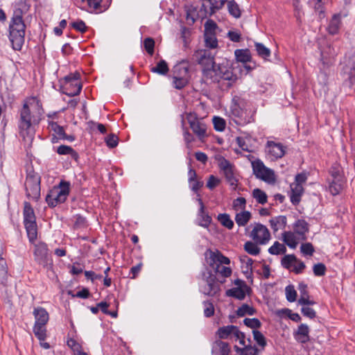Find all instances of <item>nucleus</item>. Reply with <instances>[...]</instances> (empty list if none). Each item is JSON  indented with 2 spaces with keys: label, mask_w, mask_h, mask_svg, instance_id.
<instances>
[{
  "label": "nucleus",
  "mask_w": 355,
  "mask_h": 355,
  "mask_svg": "<svg viewBox=\"0 0 355 355\" xmlns=\"http://www.w3.org/2000/svg\"><path fill=\"white\" fill-rule=\"evenodd\" d=\"M25 29L23 12L18 8L14 11L9 24V39L13 49L21 50L25 41Z\"/></svg>",
  "instance_id": "f257e3e1"
},
{
  "label": "nucleus",
  "mask_w": 355,
  "mask_h": 355,
  "mask_svg": "<svg viewBox=\"0 0 355 355\" xmlns=\"http://www.w3.org/2000/svg\"><path fill=\"white\" fill-rule=\"evenodd\" d=\"M19 114V135L26 142L31 144L35 135L32 124L35 122V120H32L33 116L27 101H24Z\"/></svg>",
  "instance_id": "f03ea898"
},
{
  "label": "nucleus",
  "mask_w": 355,
  "mask_h": 355,
  "mask_svg": "<svg viewBox=\"0 0 355 355\" xmlns=\"http://www.w3.org/2000/svg\"><path fill=\"white\" fill-rule=\"evenodd\" d=\"M231 112L235 118V122L239 125H244L254 121L252 111L246 107L244 99L238 96H234L232 98Z\"/></svg>",
  "instance_id": "7ed1b4c3"
},
{
  "label": "nucleus",
  "mask_w": 355,
  "mask_h": 355,
  "mask_svg": "<svg viewBox=\"0 0 355 355\" xmlns=\"http://www.w3.org/2000/svg\"><path fill=\"white\" fill-rule=\"evenodd\" d=\"M24 187L26 197L36 202L38 201L40 198L41 176L32 166L26 169Z\"/></svg>",
  "instance_id": "20e7f679"
},
{
  "label": "nucleus",
  "mask_w": 355,
  "mask_h": 355,
  "mask_svg": "<svg viewBox=\"0 0 355 355\" xmlns=\"http://www.w3.org/2000/svg\"><path fill=\"white\" fill-rule=\"evenodd\" d=\"M23 216L28 239L30 242L33 243L36 240L37 236L36 216L32 205L26 201L24 202Z\"/></svg>",
  "instance_id": "39448f33"
},
{
  "label": "nucleus",
  "mask_w": 355,
  "mask_h": 355,
  "mask_svg": "<svg viewBox=\"0 0 355 355\" xmlns=\"http://www.w3.org/2000/svg\"><path fill=\"white\" fill-rule=\"evenodd\" d=\"M80 78V74L77 71L64 76L60 80L62 92L69 96L78 95L82 89Z\"/></svg>",
  "instance_id": "423d86ee"
},
{
  "label": "nucleus",
  "mask_w": 355,
  "mask_h": 355,
  "mask_svg": "<svg viewBox=\"0 0 355 355\" xmlns=\"http://www.w3.org/2000/svg\"><path fill=\"white\" fill-rule=\"evenodd\" d=\"M34 260L44 268L50 270L53 267V259L48 245L44 242H39L34 245Z\"/></svg>",
  "instance_id": "0eeeda50"
},
{
  "label": "nucleus",
  "mask_w": 355,
  "mask_h": 355,
  "mask_svg": "<svg viewBox=\"0 0 355 355\" xmlns=\"http://www.w3.org/2000/svg\"><path fill=\"white\" fill-rule=\"evenodd\" d=\"M173 73V87L177 89H183L189 83L188 67L182 65H176L174 67Z\"/></svg>",
  "instance_id": "6e6552de"
},
{
  "label": "nucleus",
  "mask_w": 355,
  "mask_h": 355,
  "mask_svg": "<svg viewBox=\"0 0 355 355\" xmlns=\"http://www.w3.org/2000/svg\"><path fill=\"white\" fill-rule=\"evenodd\" d=\"M187 119L189 123L190 128L199 139H202L207 136V125L200 121L196 113L187 114Z\"/></svg>",
  "instance_id": "1a4fd4ad"
},
{
  "label": "nucleus",
  "mask_w": 355,
  "mask_h": 355,
  "mask_svg": "<svg viewBox=\"0 0 355 355\" xmlns=\"http://www.w3.org/2000/svg\"><path fill=\"white\" fill-rule=\"evenodd\" d=\"M253 173L254 175L265 182H270L274 180V173L265 166L260 159L252 162Z\"/></svg>",
  "instance_id": "9d476101"
},
{
  "label": "nucleus",
  "mask_w": 355,
  "mask_h": 355,
  "mask_svg": "<svg viewBox=\"0 0 355 355\" xmlns=\"http://www.w3.org/2000/svg\"><path fill=\"white\" fill-rule=\"evenodd\" d=\"M250 237L256 243L265 245L269 241L270 234L265 225L261 223H256L250 233Z\"/></svg>",
  "instance_id": "9b49d317"
},
{
  "label": "nucleus",
  "mask_w": 355,
  "mask_h": 355,
  "mask_svg": "<svg viewBox=\"0 0 355 355\" xmlns=\"http://www.w3.org/2000/svg\"><path fill=\"white\" fill-rule=\"evenodd\" d=\"M70 191V183L67 181L62 180L58 187H53L51 190V197H55L57 205L66 201Z\"/></svg>",
  "instance_id": "f8f14e48"
},
{
  "label": "nucleus",
  "mask_w": 355,
  "mask_h": 355,
  "mask_svg": "<svg viewBox=\"0 0 355 355\" xmlns=\"http://www.w3.org/2000/svg\"><path fill=\"white\" fill-rule=\"evenodd\" d=\"M193 58L203 68H210L216 66L214 58L209 50L200 49L194 52Z\"/></svg>",
  "instance_id": "ddd939ff"
},
{
  "label": "nucleus",
  "mask_w": 355,
  "mask_h": 355,
  "mask_svg": "<svg viewBox=\"0 0 355 355\" xmlns=\"http://www.w3.org/2000/svg\"><path fill=\"white\" fill-rule=\"evenodd\" d=\"M219 167L223 171L227 182L231 186L236 187L238 180L234 176V166L230 162L223 158L219 163Z\"/></svg>",
  "instance_id": "4468645a"
},
{
  "label": "nucleus",
  "mask_w": 355,
  "mask_h": 355,
  "mask_svg": "<svg viewBox=\"0 0 355 355\" xmlns=\"http://www.w3.org/2000/svg\"><path fill=\"white\" fill-rule=\"evenodd\" d=\"M216 277L214 275L209 272V276L206 277V285L202 288L205 295L214 296L219 291V286L216 282Z\"/></svg>",
  "instance_id": "2eb2a0df"
},
{
  "label": "nucleus",
  "mask_w": 355,
  "mask_h": 355,
  "mask_svg": "<svg viewBox=\"0 0 355 355\" xmlns=\"http://www.w3.org/2000/svg\"><path fill=\"white\" fill-rule=\"evenodd\" d=\"M268 153L275 159L282 158L286 153V147L281 143L268 141L266 144Z\"/></svg>",
  "instance_id": "dca6fc26"
},
{
  "label": "nucleus",
  "mask_w": 355,
  "mask_h": 355,
  "mask_svg": "<svg viewBox=\"0 0 355 355\" xmlns=\"http://www.w3.org/2000/svg\"><path fill=\"white\" fill-rule=\"evenodd\" d=\"M293 230L302 240H306V233L309 231V223L304 219H298L293 224Z\"/></svg>",
  "instance_id": "f3484780"
},
{
  "label": "nucleus",
  "mask_w": 355,
  "mask_h": 355,
  "mask_svg": "<svg viewBox=\"0 0 355 355\" xmlns=\"http://www.w3.org/2000/svg\"><path fill=\"white\" fill-rule=\"evenodd\" d=\"M33 315L35 319V324L46 325L47 324L49 315L44 308H35Z\"/></svg>",
  "instance_id": "a211bd4d"
},
{
  "label": "nucleus",
  "mask_w": 355,
  "mask_h": 355,
  "mask_svg": "<svg viewBox=\"0 0 355 355\" xmlns=\"http://www.w3.org/2000/svg\"><path fill=\"white\" fill-rule=\"evenodd\" d=\"M291 201L294 205H297L301 200V196L304 193V187L299 184L293 183L291 184Z\"/></svg>",
  "instance_id": "6ab92c4d"
},
{
  "label": "nucleus",
  "mask_w": 355,
  "mask_h": 355,
  "mask_svg": "<svg viewBox=\"0 0 355 355\" xmlns=\"http://www.w3.org/2000/svg\"><path fill=\"white\" fill-rule=\"evenodd\" d=\"M309 328L305 324H301L297 331L294 334L295 339L301 343H306L309 341Z\"/></svg>",
  "instance_id": "aec40b11"
},
{
  "label": "nucleus",
  "mask_w": 355,
  "mask_h": 355,
  "mask_svg": "<svg viewBox=\"0 0 355 355\" xmlns=\"http://www.w3.org/2000/svg\"><path fill=\"white\" fill-rule=\"evenodd\" d=\"M218 70L219 71H218V73L219 74V80L223 79L231 81L232 83H234L237 80V76L233 73L231 68L225 65L219 64Z\"/></svg>",
  "instance_id": "412c9836"
},
{
  "label": "nucleus",
  "mask_w": 355,
  "mask_h": 355,
  "mask_svg": "<svg viewBox=\"0 0 355 355\" xmlns=\"http://www.w3.org/2000/svg\"><path fill=\"white\" fill-rule=\"evenodd\" d=\"M198 202L200 205L198 216L200 217V221L199 225L203 227H208L212 221L211 217L205 213L204 203L200 197L198 198Z\"/></svg>",
  "instance_id": "4be33fe9"
},
{
  "label": "nucleus",
  "mask_w": 355,
  "mask_h": 355,
  "mask_svg": "<svg viewBox=\"0 0 355 355\" xmlns=\"http://www.w3.org/2000/svg\"><path fill=\"white\" fill-rule=\"evenodd\" d=\"M251 291H245L242 287H235L226 291L225 294L228 297H232L235 299L243 300L245 299L246 295H250Z\"/></svg>",
  "instance_id": "5701e85b"
},
{
  "label": "nucleus",
  "mask_w": 355,
  "mask_h": 355,
  "mask_svg": "<svg viewBox=\"0 0 355 355\" xmlns=\"http://www.w3.org/2000/svg\"><path fill=\"white\" fill-rule=\"evenodd\" d=\"M270 225L274 232L279 229H284L287 224V218L285 216H278L271 218L269 220Z\"/></svg>",
  "instance_id": "b1692460"
},
{
  "label": "nucleus",
  "mask_w": 355,
  "mask_h": 355,
  "mask_svg": "<svg viewBox=\"0 0 355 355\" xmlns=\"http://www.w3.org/2000/svg\"><path fill=\"white\" fill-rule=\"evenodd\" d=\"M218 66H214L210 68H203L202 74L203 77L207 80H210L211 82H219V74L218 73Z\"/></svg>",
  "instance_id": "393cba45"
},
{
  "label": "nucleus",
  "mask_w": 355,
  "mask_h": 355,
  "mask_svg": "<svg viewBox=\"0 0 355 355\" xmlns=\"http://www.w3.org/2000/svg\"><path fill=\"white\" fill-rule=\"evenodd\" d=\"M3 251L0 250V283L5 284L8 279V265L6 259L2 257Z\"/></svg>",
  "instance_id": "a878e982"
},
{
  "label": "nucleus",
  "mask_w": 355,
  "mask_h": 355,
  "mask_svg": "<svg viewBox=\"0 0 355 355\" xmlns=\"http://www.w3.org/2000/svg\"><path fill=\"white\" fill-rule=\"evenodd\" d=\"M252 214L249 211L245 209L237 213L235 216V221L239 226H245L251 219Z\"/></svg>",
  "instance_id": "bb28decb"
},
{
  "label": "nucleus",
  "mask_w": 355,
  "mask_h": 355,
  "mask_svg": "<svg viewBox=\"0 0 355 355\" xmlns=\"http://www.w3.org/2000/svg\"><path fill=\"white\" fill-rule=\"evenodd\" d=\"M340 14L333 15L328 26V31L331 35H335L338 32L340 26Z\"/></svg>",
  "instance_id": "cd10ccee"
},
{
  "label": "nucleus",
  "mask_w": 355,
  "mask_h": 355,
  "mask_svg": "<svg viewBox=\"0 0 355 355\" xmlns=\"http://www.w3.org/2000/svg\"><path fill=\"white\" fill-rule=\"evenodd\" d=\"M234 55L238 62L247 63L251 61V53L248 49H236L234 51Z\"/></svg>",
  "instance_id": "c85d7f7f"
},
{
  "label": "nucleus",
  "mask_w": 355,
  "mask_h": 355,
  "mask_svg": "<svg viewBox=\"0 0 355 355\" xmlns=\"http://www.w3.org/2000/svg\"><path fill=\"white\" fill-rule=\"evenodd\" d=\"M56 152L59 155H69L71 158L75 160H78L79 158L78 153L75 150H73V148L69 146L61 145L58 147Z\"/></svg>",
  "instance_id": "c756f323"
},
{
  "label": "nucleus",
  "mask_w": 355,
  "mask_h": 355,
  "mask_svg": "<svg viewBox=\"0 0 355 355\" xmlns=\"http://www.w3.org/2000/svg\"><path fill=\"white\" fill-rule=\"evenodd\" d=\"M344 185L343 179L332 180L329 183V191L333 196H336L343 190Z\"/></svg>",
  "instance_id": "7c9ffc66"
},
{
  "label": "nucleus",
  "mask_w": 355,
  "mask_h": 355,
  "mask_svg": "<svg viewBox=\"0 0 355 355\" xmlns=\"http://www.w3.org/2000/svg\"><path fill=\"white\" fill-rule=\"evenodd\" d=\"M227 4L230 15L236 19L240 18L241 16V10L239 4L234 0H229Z\"/></svg>",
  "instance_id": "2f4dec72"
},
{
  "label": "nucleus",
  "mask_w": 355,
  "mask_h": 355,
  "mask_svg": "<svg viewBox=\"0 0 355 355\" xmlns=\"http://www.w3.org/2000/svg\"><path fill=\"white\" fill-rule=\"evenodd\" d=\"M334 55V49L330 46H327L325 49L321 50L320 60L323 64H328L330 62L331 58H333Z\"/></svg>",
  "instance_id": "473e14b6"
},
{
  "label": "nucleus",
  "mask_w": 355,
  "mask_h": 355,
  "mask_svg": "<svg viewBox=\"0 0 355 355\" xmlns=\"http://www.w3.org/2000/svg\"><path fill=\"white\" fill-rule=\"evenodd\" d=\"M54 132L56 134L57 137H53L52 138L53 143L56 142L58 139L68 140L69 141H73L75 140V137L71 135H67L64 128L61 125L58 128V129Z\"/></svg>",
  "instance_id": "72a5a7b5"
},
{
  "label": "nucleus",
  "mask_w": 355,
  "mask_h": 355,
  "mask_svg": "<svg viewBox=\"0 0 355 355\" xmlns=\"http://www.w3.org/2000/svg\"><path fill=\"white\" fill-rule=\"evenodd\" d=\"M209 258L214 262H218V265L226 264L228 265L230 263L229 258L224 256L220 252L216 250V252L210 251V257Z\"/></svg>",
  "instance_id": "f704fd0d"
},
{
  "label": "nucleus",
  "mask_w": 355,
  "mask_h": 355,
  "mask_svg": "<svg viewBox=\"0 0 355 355\" xmlns=\"http://www.w3.org/2000/svg\"><path fill=\"white\" fill-rule=\"evenodd\" d=\"M256 313L257 310L247 304H243L236 311L239 317H243L245 315H253Z\"/></svg>",
  "instance_id": "c9c22d12"
},
{
  "label": "nucleus",
  "mask_w": 355,
  "mask_h": 355,
  "mask_svg": "<svg viewBox=\"0 0 355 355\" xmlns=\"http://www.w3.org/2000/svg\"><path fill=\"white\" fill-rule=\"evenodd\" d=\"M283 241L291 248H295L297 245L294 233L292 232H284L282 234Z\"/></svg>",
  "instance_id": "e433bc0d"
},
{
  "label": "nucleus",
  "mask_w": 355,
  "mask_h": 355,
  "mask_svg": "<svg viewBox=\"0 0 355 355\" xmlns=\"http://www.w3.org/2000/svg\"><path fill=\"white\" fill-rule=\"evenodd\" d=\"M255 49L258 55L262 58L264 60H268V58L270 56V50L267 48L262 43L255 42L254 43Z\"/></svg>",
  "instance_id": "4c0bfd02"
},
{
  "label": "nucleus",
  "mask_w": 355,
  "mask_h": 355,
  "mask_svg": "<svg viewBox=\"0 0 355 355\" xmlns=\"http://www.w3.org/2000/svg\"><path fill=\"white\" fill-rule=\"evenodd\" d=\"M169 71L166 62L164 60L159 61L155 67L151 68V71L160 75H166Z\"/></svg>",
  "instance_id": "58836bf2"
},
{
  "label": "nucleus",
  "mask_w": 355,
  "mask_h": 355,
  "mask_svg": "<svg viewBox=\"0 0 355 355\" xmlns=\"http://www.w3.org/2000/svg\"><path fill=\"white\" fill-rule=\"evenodd\" d=\"M33 333L38 340L44 341L46 338V325L34 324Z\"/></svg>",
  "instance_id": "ea45409f"
},
{
  "label": "nucleus",
  "mask_w": 355,
  "mask_h": 355,
  "mask_svg": "<svg viewBox=\"0 0 355 355\" xmlns=\"http://www.w3.org/2000/svg\"><path fill=\"white\" fill-rule=\"evenodd\" d=\"M286 252V248L284 244L280 243L278 241H275L268 249V252L273 255L285 254Z\"/></svg>",
  "instance_id": "a19ab883"
},
{
  "label": "nucleus",
  "mask_w": 355,
  "mask_h": 355,
  "mask_svg": "<svg viewBox=\"0 0 355 355\" xmlns=\"http://www.w3.org/2000/svg\"><path fill=\"white\" fill-rule=\"evenodd\" d=\"M259 243L252 241H247L244 244V250L249 254L257 256L260 253L261 249L257 246Z\"/></svg>",
  "instance_id": "79ce46f5"
},
{
  "label": "nucleus",
  "mask_w": 355,
  "mask_h": 355,
  "mask_svg": "<svg viewBox=\"0 0 355 355\" xmlns=\"http://www.w3.org/2000/svg\"><path fill=\"white\" fill-rule=\"evenodd\" d=\"M234 329H236L234 325H227L220 327L217 331V334L220 339H226L228 336L233 334Z\"/></svg>",
  "instance_id": "37998d69"
},
{
  "label": "nucleus",
  "mask_w": 355,
  "mask_h": 355,
  "mask_svg": "<svg viewBox=\"0 0 355 355\" xmlns=\"http://www.w3.org/2000/svg\"><path fill=\"white\" fill-rule=\"evenodd\" d=\"M252 196L256 199L257 202L261 205H264L267 202L268 196L266 193L260 189H254L252 191Z\"/></svg>",
  "instance_id": "c03bdc74"
},
{
  "label": "nucleus",
  "mask_w": 355,
  "mask_h": 355,
  "mask_svg": "<svg viewBox=\"0 0 355 355\" xmlns=\"http://www.w3.org/2000/svg\"><path fill=\"white\" fill-rule=\"evenodd\" d=\"M218 220L223 226L227 227L228 230H232L234 227V222L227 214H218Z\"/></svg>",
  "instance_id": "a18cd8bd"
},
{
  "label": "nucleus",
  "mask_w": 355,
  "mask_h": 355,
  "mask_svg": "<svg viewBox=\"0 0 355 355\" xmlns=\"http://www.w3.org/2000/svg\"><path fill=\"white\" fill-rule=\"evenodd\" d=\"M253 338L254 340L256 341L258 345L262 347L263 349L267 345V341L266 337L263 336V334L258 331V330H253L252 331Z\"/></svg>",
  "instance_id": "49530a36"
},
{
  "label": "nucleus",
  "mask_w": 355,
  "mask_h": 355,
  "mask_svg": "<svg viewBox=\"0 0 355 355\" xmlns=\"http://www.w3.org/2000/svg\"><path fill=\"white\" fill-rule=\"evenodd\" d=\"M74 223L73 229H83L87 227V221L86 218L80 214H76L73 216Z\"/></svg>",
  "instance_id": "de8ad7c7"
},
{
  "label": "nucleus",
  "mask_w": 355,
  "mask_h": 355,
  "mask_svg": "<svg viewBox=\"0 0 355 355\" xmlns=\"http://www.w3.org/2000/svg\"><path fill=\"white\" fill-rule=\"evenodd\" d=\"M205 42L207 47L211 49L216 48L218 46V40L216 37V33H205Z\"/></svg>",
  "instance_id": "09e8293b"
},
{
  "label": "nucleus",
  "mask_w": 355,
  "mask_h": 355,
  "mask_svg": "<svg viewBox=\"0 0 355 355\" xmlns=\"http://www.w3.org/2000/svg\"><path fill=\"white\" fill-rule=\"evenodd\" d=\"M297 261V258L295 254H287L285 255L281 261L282 266L286 268L290 269L292 265V263Z\"/></svg>",
  "instance_id": "8fccbe9b"
},
{
  "label": "nucleus",
  "mask_w": 355,
  "mask_h": 355,
  "mask_svg": "<svg viewBox=\"0 0 355 355\" xmlns=\"http://www.w3.org/2000/svg\"><path fill=\"white\" fill-rule=\"evenodd\" d=\"M329 173L332 180L343 179L340 166L338 164H334L331 166Z\"/></svg>",
  "instance_id": "3c124183"
},
{
  "label": "nucleus",
  "mask_w": 355,
  "mask_h": 355,
  "mask_svg": "<svg viewBox=\"0 0 355 355\" xmlns=\"http://www.w3.org/2000/svg\"><path fill=\"white\" fill-rule=\"evenodd\" d=\"M243 323L245 326L249 328L253 329V330H257L256 329H259L261 327V322L257 318H245L243 320Z\"/></svg>",
  "instance_id": "603ef678"
},
{
  "label": "nucleus",
  "mask_w": 355,
  "mask_h": 355,
  "mask_svg": "<svg viewBox=\"0 0 355 355\" xmlns=\"http://www.w3.org/2000/svg\"><path fill=\"white\" fill-rule=\"evenodd\" d=\"M286 300L290 302H293L296 300L297 292L293 285H288L285 288Z\"/></svg>",
  "instance_id": "864d4df0"
},
{
  "label": "nucleus",
  "mask_w": 355,
  "mask_h": 355,
  "mask_svg": "<svg viewBox=\"0 0 355 355\" xmlns=\"http://www.w3.org/2000/svg\"><path fill=\"white\" fill-rule=\"evenodd\" d=\"M213 123L214 129L219 132L223 131L226 126L225 121L219 116H214L213 118Z\"/></svg>",
  "instance_id": "5fc2aeb1"
},
{
  "label": "nucleus",
  "mask_w": 355,
  "mask_h": 355,
  "mask_svg": "<svg viewBox=\"0 0 355 355\" xmlns=\"http://www.w3.org/2000/svg\"><path fill=\"white\" fill-rule=\"evenodd\" d=\"M327 268L322 263H318L313 266V272L315 276L322 277L326 273Z\"/></svg>",
  "instance_id": "6e6d98bb"
},
{
  "label": "nucleus",
  "mask_w": 355,
  "mask_h": 355,
  "mask_svg": "<svg viewBox=\"0 0 355 355\" xmlns=\"http://www.w3.org/2000/svg\"><path fill=\"white\" fill-rule=\"evenodd\" d=\"M144 46L145 50L150 55L154 53L155 41L152 37H147L144 41Z\"/></svg>",
  "instance_id": "4d7b16f0"
},
{
  "label": "nucleus",
  "mask_w": 355,
  "mask_h": 355,
  "mask_svg": "<svg viewBox=\"0 0 355 355\" xmlns=\"http://www.w3.org/2000/svg\"><path fill=\"white\" fill-rule=\"evenodd\" d=\"M215 344L219 347L220 355H229L230 353V347L228 343L223 342L220 340H216Z\"/></svg>",
  "instance_id": "13d9d810"
},
{
  "label": "nucleus",
  "mask_w": 355,
  "mask_h": 355,
  "mask_svg": "<svg viewBox=\"0 0 355 355\" xmlns=\"http://www.w3.org/2000/svg\"><path fill=\"white\" fill-rule=\"evenodd\" d=\"M107 146L110 148H114L117 146L119 144V138L118 137L112 133L107 135V137L105 139Z\"/></svg>",
  "instance_id": "bf43d9fd"
},
{
  "label": "nucleus",
  "mask_w": 355,
  "mask_h": 355,
  "mask_svg": "<svg viewBox=\"0 0 355 355\" xmlns=\"http://www.w3.org/2000/svg\"><path fill=\"white\" fill-rule=\"evenodd\" d=\"M227 1L228 0H214L212 7H210V15L215 13L216 10L222 9Z\"/></svg>",
  "instance_id": "052dcab7"
},
{
  "label": "nucleus",
  "mask_w": 355,
  "mask_h": 355,
  "mask_svg": "<svg viewBox=\"0 0 355 355\" xmlns=\"http://www.w3.org/2000/svg\"><path fill=\"white\" fill-rule=\"evenodd\" d=\"M71 26L73 28H74L77 31L80 32L81 33H85L87 30V27L83 20H78L76 21H73L71 24Z\"/></svg>",
  "instance_id": "680f3d73"
},
{
  "label": "nucleus",
  "mask_w": 355,
  "mask_h": 355,
  "mask_svg": "<svg viewBox=\"0 0 355 355\" xmlns=\"http://www.w3.org/2000/svg\"><path fill=\"white\" fill-rule=\"evenodd\" d=\"M302 253L304 255L312 256L315 250L313 245L311 243H302L300 247Z\"/></svg>",
  "instance_id": "e2e57ef3"
},
{
  "label": "nucleus",
  "mask_w": 355,
  "mask_h": 355,
  "mask_svg": "<svg viewBox=\"0 0 355 355\" xmlns=\"http://www.w3.org/2000/svg\"><path fill=\"white\" fill-rule=\"evenodd\" d=\"M216 28V23L211 19H209L205 24V33L214 34Z\"/></svg>",
  "instance_id": "0e129e2a"
},
{
  "label": "nucleus",
  "mask_w": 355,
  "mask_h": 355,
  "mask_svg": "<svg viewBox=\"0 0 355 355\" xmlns=\"http://www.w3.org/2000/svg\"><path fill=\"white\" fill-rule=\"evenodd\" d=\"M248 342L251 343L250 338H248ZM259 349L255 346H252L251 344L245 346V352L243 355H259Z\"/></svg>",
  "instance_id": "69168bd1"
},
{
  "label": "nucleus",
  "mask_w": 355,
  "mask_h": 355,
  "mask_svg": "<svg viewBox=\"0 0 355 355\" xmlns=\"http://www.w3.org/2000/svg\"><path fill=\"white\" fill-rule=\"evenodd\" d=\"M246 200L243 197H239L235 199L233 201V208L235 210H239V209H241L244 210L245 209Z\"/></svg>",
  "instance_id": "338daca9"
},
{
  "label": "nucleus",
  "mask_w": 355,
  "mask_h": 355,
  "mask_svg": "<svg viewBox=\"0 0 355 355\" xmlns=\"http://www.w3.org/2000/svg\"><path fill=\"white\" fill-rule=\"evenodd\" d=\"M280 312L286 314L288 318L294 322H298L301 321L300 315L297 313H292L291 310L288 309H282Z\"/></svg>",
  "instance_id": "774afa93"
}]
</instances>
